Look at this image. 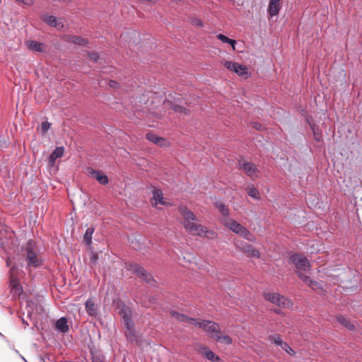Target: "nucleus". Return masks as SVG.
Here are the masks:
<instances>
[{"instance_id": "17", "label": "nucleus", "mask_w": 362, "mask_h": 362, "mask_svg": "<svg viewBox=\"0 0 362 362\" xmlns=\"http://www.w3.org/2000/svg\"><path fill=\"white\" fill-rule=\"evenodd\" d=\"M26 45L30 50L42 52L45 50V45L37 41L28 40L26 42Z\"/></svg>"}, {"instance_id": "37", "label": "nucleus", "mask_w": 362, "mask_h": 362, "mask_svg": "<svg viewBox=\"0 0 362 362\" xmlns=\"http://www.w3.org/2000/svg\"><path fill=\"white\" fill-rule=\"evenodd\" d=\"M88 57L90 60L96 62L99 59V55L96 52H92L88 54Z\"/></svg>"}, {"instance_id": "25", "label": "nucleus", "mask_w": 362, "mask_h": 362, "mask_svg": "<svg viewBox=\"0 0 362 362\" xmlns=\"http://www.w3.org/2000/svg\"><path fill=\"white\" fill-rule=\"evenodd\" d=\"M337 321L341 325H344V327H346L347 329H349L350 330H353L355 328L354 325L343 316H338Z\"/></svg>"}, {"instance_id": "23", "label": "nucleus", "mask_w": 362, "mask_h": 362, "mask_svg": "<svg viewBox=\"0 0 362 362\" xmlns=\"http://www.w3.org/2000/svg\"><path fill=\"white\" fill-rule=\"evenodd\" d=\"M86 310L87 313L90 316H96L98 312H97V308L94 303V302L89 299L86 303Z\"/></svg>"}, {"instance_id": "32", "label": "nucleus", "mask_w": 362, "mask_h": 362, "mask_svg": "<svg viewBox=\"0 0 362 362\" xmlns=\"http://www.w3.org/2000/svg\"><path fill=\"white\" fill-rule=\"evenodd\" d=\"M305 284L309 285L312 288V289H313L316 291L322 289L319 283L314 281L311 280L310 279V281H308V283H305Z\"/></svg>"}, {"instance_id": "14", "label": "nucleus", "mask_w": 362, "mask_h": 362, "mask_svg": "<svg viewBox=\"0 0 362 362\" xmlns=\"http://www.w3.org/2000/svg\"><path fill=\"white\" fill-rule=\"evenodd\" d=\"M88 173L90 176L95 177L100 184L106 185L108 183V177L103 172L90 169Z\"/></svg>"}, {"instance_id": "15", "label": "nucleus", "mask_w": 362, "mask_h": 362, "mask_svg": "<svg viewBox=\"0 0 362 362\" xmlns=\"http://www.w3.org/2000/svg\"><path fill=\"white\" fill-rule=\"evenodd\" d=\"M146 139L150 141L159 145L160 146H165L168 145V142L163 137H160L155 134L148 133L146 136Z\"/></svg>"}, {"instance_id": "9", "label": "nucleus", "mask_w": 362, "mask_h": 362, "mask_svg": "<svg viewBox=\"0 0 362 362\" xmlns=\"http://www.w3.org/2000/svg\"><path fill=\"white\" fill-rule=\"evenodd\" d=\"M235 245L248 257H260L259 251L255 248L252 245L237 240L235 241Z\"/></svg>"}, {"instance_id": "8", "label": "nucleus", "mask_w": 362, "mask_h": 362, "mask_svg": "<svg viewBox=\"0 0 362 362\" xmlns=\"http://www.w3.org/2000/svg\"><path fill=\"white\" fill-rule=\"evenodd\" d=\"M19 271L17 268L12 267L10 269V286L13 297H19L23 292V287L18 279Z\"/></svg>"}, {"instance_id": "40", "label": "nucleus", "mask_w": 362, "mask_h": 362, "mask_svg": "<svg viewBox=\"0 0 362 362\" xmlns=\"http://www.w3.org/2000/svg\"><path fill=\"white\" fill-rule=\"evenodd\" d=\"M117 85H118V83L115 81L111 80L109 82V86L111 88H117Z\"/></svg>"}, {"instance_id": "11", "label": "nucleus", "mask_w": 362, "mask_h": 362, "mask_svg": "<svg viewBox=\"0 0 362 362\" xmlns=\"http://www.w3.org/2000/svg\"><path fill=\"white\" fill-rule=\"evenodd\" d=\"M129 269L133 271L138 276L141 277L146 282H151V276L149 274H148L144 268L140 267L137 264H132L129 265Z\"/></svg>"}, {"instance_id": "1", "label": "nucleus", "mask_w": 362, "mask_h": 362, "mask_svg": "<svg viewBox=\"0 0 362 362\" xmlns=\"http://www.w3.org/2000/svg\"><path fill=\"white\" fill-rule=\"evenodd\" d=\"M180 214L185 218L184 227L193 235H197L208 239H215L217 237L216 233L208 229L207 227L193 222L197 220L196 215L185 206L178 207Z\"/></svg>"}, {"instance_id": "38", "label": "nucleus", "mask_w": 362, "mask_h": 362, "mask_svg": "<svg viewBox=\"0 0 362 362\" xmlns=\"http://www.w3.org/2000/svg\"><path fill=\"white\" fill-rule=\"evenodd\" d=\"M16 1L21 2L26 6H31L33 4V0H16Z\"/></svg>"}, {"instance_id": "29", "label": "nucleus", "mask_w": 362, "mask_h": 362, "mask_svg": "<svg viewBox=\"0 0 362 362\" xmlns=\"http://www.w3.org/2000/svg\"><path fill=\"white\" fill-rule=\"evenodd\" d=\"M247 193L250 197H252L256 199H260V194H259V191L253 186L250 187L247 189Z\"/></svg>"}, {"instance_id": "27", "label": "nucleus", "mask_w": 362, "mask_h": 362, "mask_svg": "<svg viewBox=\"0 0 362 362\" xmlns=\"http://www.w3.org/2000/svg\"><path fill=\"white\" fill-rule=\"evenodd\" d=\"M94 232V228L90 227L88 228L83 236V241L86 245H90L92 243V235Z\"/></svg>"}, {"instance_id": "19", "label": "nucleus", "mask_w": 362, "mask_h": 362, "mask_svg": "<svg viewBox=\"0 0 362 362\" xmlns=\"http://www.w3.org/2000/svg\"><path fill=\"white\" fill-rule=\"evenodd\" d=\"M64 152V148L57 147L54 151L52 153L49 158V163L50 165H53L57 158L63 156Z\"/></svg>"}, {"instance_id": "20", "label": "nucleus", "mask_w": 362, "mask_h": 362, "mask_svg": "<svg viewBox=\"0 0 362 362\" xmlns=\"http://www.w3.org/2000/svg\"><path fill=\"white\" fill-rule=\"evenodd\" d=\"M57 329L62 332H67L69 331V326L67 325V320L66 317H61L57 320L55 323Z\"/></svg>"}, {"instance_id": "31", "label": "nucleus", "mask_w": 362, "mask_h": 362, "mask_svg": "<svg viewBox=\"0 0 362 362\" xmlns=\"http://www.w3.org/2000/svg\"><path fill=\"white\" fill-rule=\"evenodd\" d=\"M269 340L270 341H272V343H274L276 345H279L280 346H281L282 344L284 343V341H283L282 339H281V337L277 334L270 335L269 337Z\"/></svg>"}, {"instance_id": "3", "label": "nucleus", "mask_w": 362, "mask_h": 362, "mask_svg": "<svg viewBox=\"0 0 362 362\" xmlns=\"http://www.w3.org/2000/svg\"><path fill=\"white\" fill-rule=\"evenodd\" d=\"M291 262L295 265L296 273L298 277L305 283L310 281V276L304 274L310 269V264L308 259L300 254L292 255L290 257Z\"/></svg>"}, {"instance_id": "24", "label": "nucleus", "mask_w": 362, "mask_h": 362, "mask_svg": "<svg viewBox=\"0 0 362 362\" xmlns=\"http://www.w3.org/2000/svg\"><path fill=\"white\" fill-rule=\"evenodd\" d=\"M66 40L78 45H86L88 43L86 39L78 36H67Z\"/></svg>"}, {"instance_id": "4", "label": "nucleus", "mask_w": 362, "mask_h": 362, "mask_svg": "<svg viewBox=\"0 0 362 362\" xmlns=\"http://www.w3.org/2000/svg\"><path fill=\"white\" fill-rule=\"evenodd\" d=\"M24 255L28 266L38 267L42 265L43 259L33 240H29L23 249Z\"/></svg>"}, {"instance_id": "28", "label": "nucleus", "mask_w": 362, "mask_h": 362, "mask_svg": "<svg viewBox=\"0 0 362 362\" xmlns=\"http://www.w3.org/2000/svg\"><path fill=\"white\" fill-rule=\"evenodd\" d=\"M310 125L311 129L313 130L314 139L316 141H321V139H322V132L319 130L318 128L315 127V124H310Z\"/></svg>"}, {"instance_id": "26", "label": "nucleus", "mask_w": 362, "mask_h": 362, "mask_svg": "<svg viewBox=\"0 0 362 362\" xmlns=\"http://www.w3.org/2000/svg\"><path fill=\"white\" fill-rule=\"evenodd\" d=\"M221 64L223 66L227 69L228 71L234 72L235 69H237V66H238V63L228 61V60H223L221 62Z\"/></svg>"}, {"instance_id": "2", "label": "nucleus", "mask_w": 362, "mask_h": 362, "mask_svg": "<svg viewBox=\"0 0 362 362\" xmlns=\"http://www.w3.org/2000/svg\"><path fill=\"white\" fill-rule=\"evenodd\" d=\"M171 315L174 316L178 321L186 322L189 325H192L199 327L208 333L211 338L214 339L216 334L220 330L219 325L209 320H200L194 318H191L180 314L175 311L171 312Z\"/></svg>"}, {"instance_id": "18", "label": "nucleus", "mask_w": 362, "mask_h": 362, "mask_svg": "<svg viewBox=\"0 0 362 362\" xmlns=\"http://www.w3.org/2000/svg\"><path fill=\"white\" fill-rule=\"evenodd\" d=\"M43 21L50 26L54 27L58 30H60L64 27L61 22H59L57 18L53 16H45L43 18Z\"/></svg>"}, {"instance_id": "6", "label": "nucleus", "mask_w": 362, "mask_h": 362, "mask_svg": "<svg viewBox=\"0 0 362 362\" xmlns=\"http://www.w3.org/2000/svg\"><path fill=\"white\" fill-rule=\"evenodd\" d=\"M264 298L267 301L278 305L282 308H290L292 307V302L285 296L277 293H264Z\"/></svg>"}, {"instance_id": "39", "label": "nucleus", "mask_w": 362, "mask_h": 362, "mask_svg": "<svg viewBox=\"0 0 362 362\" xmlns=\"http://www.w3.org/2000/svg\"><path fill=\"white\" fill-rule=\"evenodd\" d=\"M192 24L194 25H197V26H202L203 25V23L202 21V20L200 19H194L192 21Z\"/></svg>"}, {"instance_id": "5", "label": "nucleus", "mask_w": 362, "mask_h": 362, "mask_svg": "<svg viewBox=\"0 0 362 362\" xmlns=\"http://www.w3.org/2000/svg\"><path fill=\"white\" fill-rule=\"evenodd\" d=\"M223 225L233 233L245 238L248 241L255 242L256 237L250 231L233 218H226L223 220Z\"/></svg>"}, {"instance_id": "41", "label": "nucleus", "mask_w": 362, "mask_h": 362, "mask_svg": "<svg viewBox=\"0 0 362 362\" xmlns=\"http://www.w3.org/2000/svg\"><path fill=\"white\" fill-rule=\"evenodd\" d=\"M254 127L257 130H262V125L260 124L255 123Z\"/></svg>"}, {"instance_id": "42", "label": "nucleus", "mask_w": 362, "mask_h": 362, "mask_svg": "<svg viewBox=\"0 0 362 362\" xmlns=\"http://www.w3.org/2000/svg\"><path fill=\"white\" fill-rule=\"evenodd\" d=\"M229 45L231 46L233 50H235V45H236V41L235 40V42L232 43V42H229Z\"/></svg>"}, {"instance_id": "12", "label": "nucleus", "mask_w": 362, "mask_h": 362, "mask_svg": "<svg viewBox=\"0 0 362 362\" xmlns=\"http://www.w3.org/2000/svg\"><path fill=\"white\" fill-rule=\"evenodd\" d=\"M153 206H157L158 204L168 205V203L165 202L163 198V192L160 189H154L153 191V197L151 200Z\"/></svg>"}, {"instance_id": "7", "label": "nucleus", "mask_w": 362, "mask_h": 362, "mask_svg": "<svg viewBox=\"0 0 362 362\" xmlns=\"http://www.w3.org/2000/svg\"><path fill=\"white\" fill-rule=\"evenodd\" d=\"M120 315H122V317L124 319V323H125V335L127 339L130 341H133L136 339L135 333L133 329V322L131 320V314L130 311L127 308H123L119 310Z\"/></svg>"}, {"instance_id": "43", "label": "nucleus", "mask_w": 362, "mask_h": 362, "mask_svg": "<svg viewBox=\"0 0 362 362\" xmlns=\"http://www.w3.org/2000/svg\"><path fill=\"white\" fill-rule=\"evenodd\" d=\"M276 313L279 314L280 313V311L279 310H276Z\"/></svg>"}, {"instance_id": "36", "label": "nucleus", "mask_w": 362, "mask_h": 362, "mask_svg": "<svg viewBox=\"0 0 362 362\" xmlns=\"http://www.w3.org/2000/svg\"><path fill=\"white\" fill-rule=\"evenodd\" d=\"M49 127H50V123H49L47 121L42 122V124H41L42 134H45L48 131Z\"/></svg>"}, {"instance_id": "10", "label": "nucleus", "mask_w": 362, "mask_h": 362, "mask_svg": "<svg viewBox=\"0 0 362 362\" xmlns=\"http://www.w3.org/2000/svg\"><path fill=\"white\" fill-rule=\"evenodd\" d=\"M282 7L281 0H269L267 12L270 18L277 16Z\"/></svg>"}, {"instance_id": "30", "label": "nucleus", "mask_w": 362, "mask_h": 362, "mask_svg": "<svg viewBox=\"0 0 362 362\" xmlns=\"http://www.w3.org/2000/svg\"><path fill=\"white\" fill-rule=\"evenodd\" d=\"M216 207L218 208V211L223 214V216H226V218H228V216L229 214V210L227 206H226L222 203H218L216 204Z\"/></svg>"}, {"instance_id": "13", "label": "nucleus", "mask_w": 362, "mask_h": 362, "mask_svg": "<svg viewBox=\"0 0 362 362\" xmlns=\"http://www.w3.org/2000/svg\"><path fill=\"white\" fill-rule=\"evenodd\" d=\"M243 170L250 177H257L259 170L256 165L252 163H243L241 165Z\"/></svg>"}, {"instance_id": "34", "label": "nucleus", "mask_w": 362, "mask_h": 362, "mask_svg": "<svg viewBox=\"0 0 362 362\" xmlns=\"http://www.w3.org/2000/svg\"><path fill=\"white\" fill-rule=\"evenodd\" d=\"M217 38L220 40L223 43L229 44V42H235L234 40L228 38L227 36L223 35V34H218L217 35Z\"/></svg>"}, {"instance_id": "16", "label": "nucleus", "mask_w": 362, "mask_h": 362, "mask_svg": "<svg viewBox=\"0 0 362 362\" xmlns=\"http://www.w3.org/2000/svg\"><path fill=\"white\" fill-rule=\"evenodd\" d=\"M200 352L211 362H223L217 355H216L213 351L209 350L206 347L202 349Z\"/></svg>"}, {"instance_id": "35", "label": "nucleus", "mask_w": 362, "mask_h": 362, "mask_svg": "<svg viewBox=\"0 0 362 362\" xmlns=\"http://www.w3.org/2000/svg\"><path fill=\"white\" fill-rule=\"evenodd\" d=\"M282 349H284L287 354L291 356H293L295 354V351L291 348L287 343L284 342L282 344L281 346Z\"/></svg>"}, {"instance_id": "22", "label": "nucleus", "mask_w": 362, "mask_h": 362, "mask_svg": "<svg viewBox=\"0 0 362 362\" xmlns=\"http://www.w3.org/2000/svg\"><path fill=\"white\" fill-rule=\"evenodd\" d=\"M234 73L243 78H247L250 76L247 67L243 64H239Z\"/></svg>"}, {"instance_id": "21", "label": "nucleus", "mask_w": 362, "mask_h": 362, "mask_svg": "<svg viewBox=\"0 0 362 362\" xmlns=\"http://www.w3.org/2000/svg\"><path fill=\"white\" fill-rule=\"evenodd\" d=\"M214 339L217 341L224 344H232V339L228 335H223L220 332V330L217 334H216Z\"/></svg>"}, {"instance_id": "33", "label": "nucleus", "mask_w": 362, "mask_h": 362, "mask_svg": "<svg viewBox=\"0 0 362 362\" xmlns=\"http://www.w3.org/2000/svg\"><path fill=\"white\" fill-rule=\"evenodd\" d=\"M305 284L309 285L312 288V289H313L316 291L322 289L319 283L314 281L311 280L310 279V281H308V283H305Z\"/></svg>"}]
</instances>
